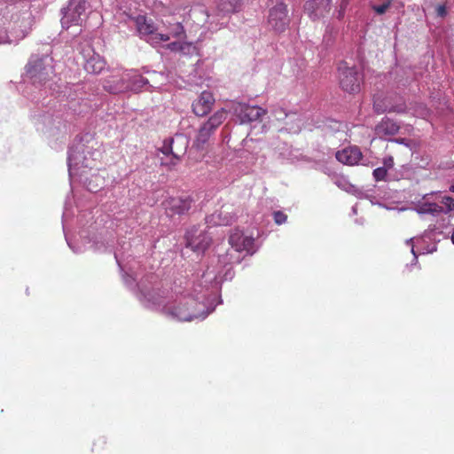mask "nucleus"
Masks as SVG:
<instances>
[{"mask_svg": "<svg viewBox=\"0 0 454 454\" xmlns=\"http://www.w3.org/2000/svg\"><path fill=\"white\" fill-rule=\"evenodd\" d=\"M106 67V62L103 58L92 51V54H88V58L85 59L84 69L90 74H99Z\"/></svg>", "mask_w": 454, "mask_h": 454, "instance_id": "f3484780", "label": "nucleus"}, {"mask_svg": "<svg viewBox=\"0 0 454 454\" xmlns=\"http://www.w3.org/2000/svg\"><path fill=\"white\" fill-rule=\"evenodd\" d=\"M234 111L242 123L259 121L267 113L265 109L258 106H249L242 103H238Z\"/></svg>", "mask_w": 454, "mask_h": 454, "instance_id": "9d476101", "label": "nucleus"}, {"mask_svg": "<svg viewBox=\"0 0 454 454\" xmlns=\"http://www.w3.org/2000/svg\"><path fill=\"white\" fill-rule=\"evenodd\" d=\"M241 2L239 0H234V3L231 1H223L219 4V8L226 12H236L239 10Z\"/></svg>", "mask_w": 454, "mask_h": 454, "instance_id": "4be33fe9", "label": "nucleus"}, {"mask_svg": "<svg viewBox=\"0 0 454 454\" xmlns=\"http://www.w3.org/2000/svg\"><path fill=\"white\" fill-rule=\"evenodd\" d=\"M338 74L339 82L343 90L348 93L359 91L361 77L356 67H348L346 62H340Z\"/></svg>", "mask_w": 454, "mask_h": 454, "instance_id": "39448f33", "label": "nucleus"}, {"mask_svg": "<svg viewBox=\"0 0 454 454\" xmlns=\"http://www.w3.org/2000/svg\"><path fill=\"white\" fill-rule=\"evenodd\" d=\"M304 8L314 19L319 18L330 11V0H309L305 4Z\"/></svg>", "mask_w": 454, "mask_h": 454, "instance_id": "2eb2a0df", "label": "nucleus"}, {"mask_svg": "<svg viewBox=\"0 0 454 454\" xmlns=\"http://www.w3.org/2000/svg\"><path fill=\"white\" fill-rule=\"evenodd\" d=\"M273 218H274V222L277 224L280 225L286 222L287 215L282 211H275L273 213Z\"/></svg>", "mask_w": 454, "mask_h": 454, "instance_id": "c85d7f7f", "label": "nucleus"}, {"mask_svg": "<svg viewBox=\"0 0 454 454\" xmlns=\"http://www.w3.org/2000/svg\"><path fill=\"white\" fill-rule=\"evenodd\" d=\"M418 213L419 214H429L432 215H438L444 212L443 206L433 203V202H423L418 207Z\"/></svg>", "mask_w": 454, "mask_h": 454, "instance_id": "6ab92c4d", "label": "nucleus"}, {"mask_svg": "<svg viewBox=\"0 0 454 454\" xmlns=\"http://www.w3.org/2000/svg\"><path fill=\"white\" fill-rule=\"evenodd\" d=\"M450 190L454 192V184L450 186Z\"/></svg>", "mask_w": 454, "mask_h": 454, "instance_id": "c9c22d12", "label": "nucleus"}, {"mask_svg": "<svg viewBox=\"0 0 454 454\" xmlns=\"http://www.w3.org/2000/svg\"><path fill=\"white\" fill-rule=\"evenodd\" d=\"M46 57L32 56L26 65V75L33 81L34 83L45 82L51 74L53 72L51 65H46Z\"/></svg>", "mask_w": 454, "mask_h": 454, "instance_id": "20e7f679", "label": "nucleus"}, {"mask_svg": "<svg viewBox=\"0 0 454 454\" xmlns=\"http://www.w3.org/2000/svg\"><path fill=\"white\" fill-rule=\"evenodd\" d=\"M67 8L73 13H78L82 16L86 10V0H69Z\"/></svg>", "mask_w": 454, "mask_h": 454, "instance_id": "412c9836", "label": "nucleus"}, {"mask_svg": "<svg viewBox=\"0 0 454 454\" xmlns=\"http://www.w3.org/2000/svg\"><path fill=\"white\" fill-rule=\"evenodd\" d=\"M186 240L187 246L195 252H204L211 243V239L195 227L187 231Z\"/></svg>", "mask_w": 454, "mask_h": 454, "instance_id": "9b49d317", "label": "nucleus"}, {"mask_svg": "<svg viewBox=\"0 0 454 454\" xmlns=\"http://www.w3.org/2000/svg\"><path fill=\"white\" fill-rule=\"evenodd\" d=\"M391 4L392 0H387L380 5H372V8L377 14L381 15L384 14L389 9Z\"/></svg>", "mask_w": 454, "mask_h": 454, "instance_id": "bb28decb", "label": "nucleus"}, {"mask_svg": "<svg viewBox=\"0 0 454 454\" xmlns=\"http://www.w3.org/2000/svg\"><path fill=\"white\" fill-rule=\"evenodd\" d=\"M241 261V258L238 255L235 259H230L228 261H223L224 263H238Z\"/></svg>", "mask_w": 454, "mask_h": 454, "instance_id": "473e14b6", "label": "nucleus"}, {"mask_svg": "<svg viewBox=\"0 0 454 454\" xmlns=\"http://www.w3.org/2000/svg\"><path fill=\"white\" fill-rule=\"evenodd\" d=\"M126 81L129 84V90L138 92L148 83V80L137 72L127 73Z\"/></svg>", "mask_w": 454, "mask_h": 454, "instance_id": "a211bd4d", "label": "nucleus"}, {"mask_svg": "<svg viewBox=\"0 0 454 454\" xmlns=\"http://www.w3.org/2000/svg\"><path fill=\"white\" fill-rule=\"evenodd\" d=\"M342 1H343V2H346V3H345V4H347V3H348V0H342Z\"/></svg>", "mask_w": 454, "mask_h": 454, "instance_id": "e433bc0d", "label": "nucleus"}, {"mask_svg": "<svg viewBox=\"0 0 454 454\" xmlns=\"http://www.w3.org/2000/svg\"><path fill=\"white\" fill-rule=\"evenodd\" d=\"M387 174V170L386 169V168L382 167L375 168L372 173L373 177L376 181L385 180Z\"/></svg>", "mask_w": 454, "mask_h": 454, "instance_id": "cd10ccee", "label": "nucleus"}, {"mask_svg": "<svg viewBox=\"0 0 454 454\" xmlns=\"http://www.w3.org/2000/svg\"><path fill=\"white\" fill-rule=\"evenodd\" d=\"M229 243L231 247L227 251L226 256H233L232 253L245 252L246 254H253L255 252L254 239L251 236H247L239 231H236L231 234Z\"/></svg>", "mask_w": 454, "mask_h": 454, "instance_id": "0eeeda50", "label": "nucleus"}, {"mask_svg": "<svg viewBox=\"0 0 454 454\" xmlns=\"http://www.w3.org/2000/svg\"><path fill=\"white\" fill-rule=\"evenodd\" d=\"M196 302L192 298L184 299L176 307H165L164 310L167 314L181 321H191L196 317L194 309Z\"/></svg>", "mask_w": 454, "mask_h": 454, "instance_id": "1a4fd4ad", "label": "nucleus"}, {"mask_svg": "<svg viewBox=\"0 0 454 454\" xmlns=\"http://www.w3.org/2000/svg\"><path fill=\"white\" fill-rule=\"evenodd\" d=\"M103 88L111 94L122 93L129 90L125 75L113 74L104 80Z\"/></svg>", "mask_w": 454, "mask_h": 454, "instance_id": "ddd939ff", "label": "nucleus"}, {"mask_svg": "<svg viewBox=\"0 0 454 454\" xmlns=\"http://www.w3.org/2000/svg\"><path fill=\"white\" fill-rule=\"evenodd\" d=\"M399 125L391 119L384 118L375 126L374 131L377 137L384 138L387 136H394L399 131Z\"/></svg>", "mask_w": 454, "mask_h": 454, "instance_id": "dca6fc26", "label": "nucleus"}, {"mask_svg": "<svg viewBox=\"0 0 454 454\" xmlns=\"http://www.w3.org/2000/svg\"><path fill=\"white\" fill-rule=\"evenodd\" d=\"M192 46L189 43H178L173 42L167 45V49L171 51H184L186 49H189Z\"/></svg>", "mask_w": 454, "mask_h": 454, "instance_id": "b1692460", "label": "nucleus"}, {"mask_svg": "<svg viewBox=\"0 0 454 454\" xmlns=\"http://www.w3.org/2000/svg\"><path fill=\"white\" fill-rule=\"evenodd\" d=\"M189 141L183 135H176L163 142L160 151L166 156H171L168 161L161 160V164L168 167L176 166L186 153Z\"/></svg>", "mask_w": 454, "mask_h": 454, "instance_id": "7ed1b4c3", "label": "nucleus"}, {"mask_svg": "<svg viewBox=\"0 0 454 454\" xmlns=\"http://www.w3.org/2000/svg\"><path fill=\"white\" fill-rule=\"evenodd\" d=\"M215 98L210 91L204 90L199 98L192 103V111L197 116H205L212 109Z\"/></svg>", "mask_w": 454, "mask_h": 454, "instance_id": "f8f14e48", "label": "nucleus"}, {"mask_svg": "<svg viewBox=\"0 0 454 454\" xmlns=\"http://www.w3.org/2000/svg\"><path fill=\"white\" fill-rule=\"evenodd\" d=\"M137 35L150 43H159L160 42H168L170 39L169 35L158 32L156 23L145 15H137L132 18Z\"/></svg>", "mask_w": 454, "mask_h": 454, "instance_id": "f03ea898", "label": "nucleus"}, {"mask_svg": "<svg viewBox=\"0 0 454 454\" xmlns=\"http://www.w3.org/2000/svg\"><path fill=\"white\" fill-rule=\"evenodd\" d=\"M193 204L194 200L190 195L169 197L162 203L165 213L168 217L182 216L187 214Z\"/></svg>", "mask_w": 454, "mask_h": 454, "instance_id": "423d86ee", "label": "nucleus"}, {"mask_svg": "<svg viewBox=\"0 0 454 454\" xmlns=\"http://www.w3.org/2000/svg\"><path fill=\"white\" fill-rule=\"evenodd\" d=\"M436 14L441 18H443L447 15V9L445 4H440L436 7Z\"/></svg>", "mask_w": 454, "mask_h": 454, "instance_id": "7c9ffc66", "label": "nucleus"}, {"mask_svg": "<svg viewBox=\"0 0 454 454\" xmlns=\"http://www.w3.org/2000/svg\"><path fill=\"white\" fill-rule=\"evenodd\" d=\"M335 157L342 164L354 166L362 160L363 154L357 146H348L338 151Z\"/></svg>", "mask_w": 454, "mask_h": 454, "instance_id": "4468645a", "label": "nucleus"}, {"mask_svg": "<svg viewBox=\"0 0 454 454\" xmlns=\"http://www.w3.org/2000/svg\"><path fill=\"white\" fill-rule=\"evenodd\" d=\"M383 164H384V167L383 168H386V169H389V168H392L393 166H394V159L392 156H388L387 158L384 159L383 160Z\"/></svg>", "mask_w": 454, "mask_h": 454, "instance_id": "2f4dec72", "label": "nucleus"}, {"mask_svg": "<svg viewBox=\"0 0 454 454\" xmlns=\"http://www.w3.org/2000/svg\"><path fill=\"white\" fill-rule=\"evenodd\" d=\"M388 107L386 104V99L376 98L373 102V108L377 114L388 112Z\"/></svg>", "mask_w": 454, "mask_h": 454, "instance_id": "393cba45", "label": "nucleus"}, {"mask_svg": "<svg viewBox=\"0 0 454 454\" xmlns=\"http://www.w3.org/2000/svg\"><path fill=\"white\" fill-rule=\"evenodd\" d=\"M406 111V106L404 103L398 104L396 106H391L388 107V113L403 114Z\"/></svg>", "mask_w": 454, "mask_h": 454, "instance_id": "c756f323", "label": "nucleus"}, {"mask_svg": "<svg viewBox=\"0 0 454 454\" xmlns=\"http://www.w3.org/2000/svg\"><path fill=\"white\" fill-rule=\"evenodd\" d=\"M268 22L277 33L284 32L289 25L286 4L283 2L277 3L270 10Z\"/></svg>", "mask_w": 454, "mask_h": 454, "instance_id": "6e6552de", "label": "nucleus"}, {"mask_svg": "<svg viewBox=\"0 0 454 454\" xmlns=\"http://www.w3.org/2000/svg\"><path fill=\"white\" fill-rule=\"evenodd\" d=\"M441 204L444 207V214L454 210V199L450 196H444L441 200Z\"/></svg>", "mask_w": 454, "mask_h": 454, "instance_id": "a878e982", "label": "nucleus"}, {"mask_svg": "<svg viewBox=\"0 0 454 454\" xmlns=\"http://www.w3.org/2000/svg\"><path fill=\"white\" fill-rule=\"evenodd\" d=\"M227 114V111L224 108H221L201 124L192 144V146L196 150L200 152H206L207 150L212 136L226 120Z\"/></svg>", "mask_w": 454, "mask_h": 454, "instance_id": "f257e3e1", "label": "nucleus"}, {"mask_svg": "<svg viewBox=\"0 0 454 454\" xmlns=\"http://www.w3.org/2000/svg\"><path fill=\"white\" fill-rule=\"evenodd\" d=\"M231 220H232V217H230L229 219L223 220V221L219 222V223L223 224V225H228L231 223Z\"/></svg>", "mask_w": 454, "mask_h": 454, "instance_id": "f704fd0d", "label": "nucleus"}, {"mask_svg": "<svg viewBox=\"0 0 454 454\" xmlns=\"http://www.w3.org/2000/svg\"><path fill=\"white\" fill-rule=\"evenodd\" d=\"M169 36H172L174 38H185L186 37V32L185 29L181 22H176L169 28Z\"/></svg>", "mask_w": 454, "mask_h": 454, "instance_id": "5701e85b", "label": "nucleus"}, {"mask_svg": "<svg viewBox=\"0 0 454 454\" xmlns=\"http://www.w3.org/2000/svg\"><path fill=\"white\" fill-rule=\"evenodd\" d=\"M81 22L82 16L78 13H73V12H70V10L67 8L61 19L62 27H69L72 25L77 26L81 25Z\"/></svg>", "mask_w": 454, "mask_h": 454, "instance_id": "aec40b11", "label": "nucleus"}, {"mask_svg": "<svg viewBox=\"0 0 454 454\" xmlns=\"http://www.w3.org/2000/svg\"><path fill=\"white\" fill-rule=\"evenodd\" d=\"M394 141L396 143H399V144H403L405 145H409L407 143V140L405 138H396Z\"/></svg>", "mask_w": 454, "mask_h": 454, "instance_id": "72a5a7b5", "label": "nucleus"}]
</instances>
